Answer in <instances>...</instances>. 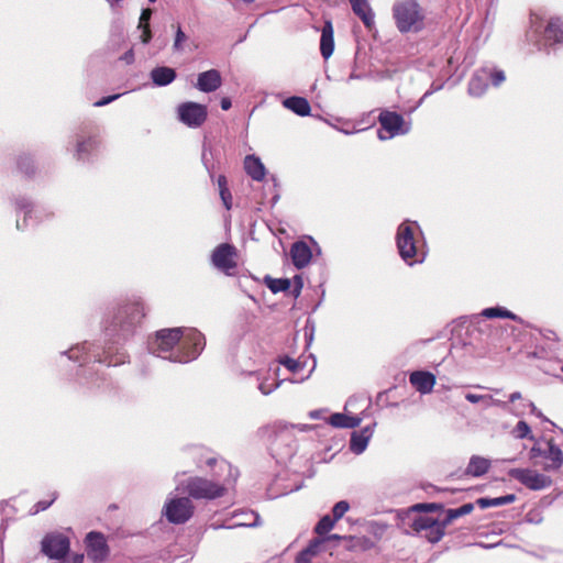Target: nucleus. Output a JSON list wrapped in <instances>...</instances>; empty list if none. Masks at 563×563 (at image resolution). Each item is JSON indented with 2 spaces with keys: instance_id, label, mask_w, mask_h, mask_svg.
Returning a JSON list of instances; mask_svg holds the SVG:
<instances>
[{
  "instance_id": "53",
  "label": "nucleus",
  "mask_w": 563,
  "mask_h": 563,
  "mask_svg": "<svg viewBox=\"0 0 563 563\" xmlns=\"http://www.w3.org/2000/svg\"><path fill=\"white\" fill-rule=\"evenodd\" d=\"M151 15H152V10L151 9L142 10V13H141V16H140L139 27H143L145 25H150L148 21L151 19Z\"/></svg>"
},
{
  "instance_id": "13",
  "label": "nucleus",
  "mask_w": 563,
  "mask_h": 563,
  "mask_svg": "<svg viewBox=\"0 0 563 563\" xmlns=\"http://www.w3.org/2000/svg\"><path fill=\"white\" fill-rule=\"evenodd\" d=\"M178 119L189 128H199L207 120V107L197 102L188 101L178 106Z\"/></svg>"
},
{
  "instance_id": "55",
  "label": "nucleus",
  "mask_w": 563,
  "mask_h": 563,
  "mask_svg": "<svg viewBox=\"0 0 563 563\" xmlns=\"http://www.w3.org/2000/svg\"><path fill=\"white\" fill-rule=\"evenodd\" d=\"M312 556L306 549L301 550L296 556L297 563H311Z\"/></svg>"
},
{
  "instance_id": "19",
  "label": "nucleus",
  "mask_w": 563,
  "mask_h": 563,
  "mask_svg": "<svg viewBox=\"0 0 563 563\" xmlns=\"http://www.w3.org/2000/svg\"><path fill=\"white\" fill-rule=\"evenodd\" d=\"M222 84L221 74L217 69H209L200 73L197 78L196 87L202 92H213Z\"/></svg>"
},
{
  "instance_id": "63",
  "label": "nucleus",
  "mask_w": 563,
  "mask_h": 563,
  "mask_svg": "<svg viewBox=\"0 0 563 563\" xmlns=\"http://www.w3.org/2000/svg\"><path fill=\"white\" fill-rule=\"evenodd\" d=\"M346 537H343V536H340V534H330L328 536L327 538H324L323 540L324 541H330V540H342V539H345Z\"/></svg>"
},
{
  "instance_id": "51",
  "label": "nucleus",
  "mask_w": 563,
  "mask_h": 563,
  "mask_svg": "<svg viewBox=\"0 0 563 563\" xmlns=\"http://www.w3.org/2000/svg\"><path fill=\"white\" fill-rule=\"evenodd\" d=\"M219 194L223 202V206L225 207L227 210H230L232 208V195L229 188L220 190Z\"/></svg>"
},
{
  "instance_id": "22",
  "label": "nucleus",
  "mask_w": 563,
  "mask_h": 563,
  "mask_svg": "<svg viewBox=\"0 0 563 563\" xmlns=\"http://www.w3.org/2000/svg\"><path fill=\"white\" fill-rule=\"evenodd\" d=\"M311 256H312V253L307 243L299 241V242H295L291 245L290 257H291L292 264L297 268L300 269V268L306 267L310 263Z\"/></svg>"
},
{
  "instance_id": "21",
  "label": "nucleus",
  "mask_w": 563,
  "mask_h": 563,
  "mask_svg": "<svg viewBox=\"0 0 563 563\" xmlns=\"http://www.w3.org/2000/svg\"><path fill=\"white\" fill-rule=\"evenodd\" d=\"M489 81V68H482L474 73L468 82V93L481 97L485 93Z\"/></svg>"
},
{
  "instance_id": "38",
  "label": "nucleus",
  "mask_w": 563,
  "mask_h": 563,
  "mask_svg": "<svg viewBox=\"0 0 563 563\" xmlns=\"http://www.w3.org/2000/svg\"><path fill=\"white\" fill-rule=\"evenodd\" d=\"M438 520L431 517L419 516L412 520L411 529L416 533H421L427 531L430 527H432Z\"/></svg>"
},
{
  "instance_id": "20",
  "label": "nucleus",
  "mask_w": 563,
  "mask_h": 563,
  "mask_svg": "<svg viewBox=\"0 0 563 563\" xmlns=\"http://www.w3.org/2000/svg\"><path fill=\"white\" fill-rule=\"evenodd\" d=\"M349 2L353 13L371 30L375 25V14L368 0H349Z\"/></svg>"
},
{
  "instance_id": "44",
  "label": "nucleus",
  "mask_w": 563,
  "mask_h": 563,
  "mask_svg": "<svg viewBox=\"0 0 563 563\" xmlns=\"http://www.w3.org/2000/svg\"><path fill=\"white\" fill-rule=\"evenodd\" d=\"M279 363L292 373H297L303 367V364L301 362L289 356L282 357L279 360Z\"/></svg>"
},
{
  "instance_id": "14",
  "label": "nucleus",
  "mask_w": 563,
  "mask_h": 563,
  "mask_svg": "<svg viewBox=\"0 0 563 563\" xmlns=\"http://www.w3.org/2000/svg\"><path fill=\"white\" fill-rule=\"evenodd\" d=\"M236 249L232 244L222 243L214 249L211 262L214 267L227 275H232L236 268Z\"/></svg>"
},
{
  "instance_id": "61",
  "label": "nucleus",
  "mask_w": 563,
  "mask_h": 563,
  "mask_svg": "<svg viewBox=\"0 0 563 563\" xmlns=\"http://www.w3.org/2000/svg\"><path fill=\"white\" fill-rule=\"evenodd\" d=\"M220 104H221V109L227 111L231 108L232 102H231L230 98L224 97L221 99Z\"/></svg>"
},
{
  "instance_id": "8",
  "label": "nucleus",
  "mask_w": 563,
  "mask_h": 563,
  "mask_svg": "<svg viewBox=\"0 0 563 563\" xmlns=\"http://www.w3.org/2000/svg\"><path fill=\"white\" fill-rule=\"evenodd\" d=\"M378 122L380 129L377 132V136L380 141H387L397 135H405L411 129V123L406 122L401 114L389 110H383L379 113Z\"/></svg>"
},
{
  "instance_id": "52",
  "label": "nucleus",
  "mask_w": 563,
  "mask_h": 563,
  "mask_svg": "<svg viewBox=\"0 0 563 563\" xmlns=\"http://www.w3.org/2000/svg\"><path fill=\"white\" fill-rule=\"evenodd\" d=\"M294 284H295V286H294V289L291 290V294L295 298H298L300 296L301 289L303 287V282H302L301 276L296 275L294 277Z\"/></svg>"
},
{
  "instance_id": "25",
  "label": "nucleus",
  "mask_w": 563,
  "mask_h": 563,
  "mask_svg": "<svg viewBox=\"0 0 563 563\" xmlns=\"http://www.w3.org/2000/svg\"><path fill=\"white\" fill-rule=\"evenodd\" d=\"M244 169L246 174L256 181H260L265 177V166L255 155H247L244 158Z\"/></svg>"
},
{
  "instance_id": "59",
  "label": "nucleus",
  "mask_w": 563,
  "mask_h": 563,
  "mask_svg": "<svg viewBox=\"0 0 563 563\" xmlns=\"http://www.w3.org/2000/svg\"><path fill=\"white\" fill-rule=\"evenodd\" d=\"M202 163L206 166L210 177L213 178V173H212L211 166L209 165V159L207 157V148L206 147H203V151H202Z\"/></svg>"
},
{
  "instance_id": "56",
  "label": "nucleus",
  "mask_w": 563,
  "mask_h": 563,
  "mask_svg": "<svg viewBox=\"0 0 563 563\" xmlns=\"http://www.w3.org/2000/svg\"><path fill=\"white\" fill-rule=\"evenodd\" d=\"M142 29V35H141V41L144 43V44H147L150 43L151 38H152V33H151V29H150V25H145Z\"/></svg>"
},
{
  "instance_id": "32",
  "label": "nucleus",
  "mask_w": 563,
  "mask_h": 563,
  "mask_svg": "<svg viewBox=\"0 0 563 563\" xmlns=\"http://www.w3.org/2000/svg\"><path fill=\"white\" fill-rule=\"evenodd\" d=\"M264 284L267 288L273 292L277 294L280 291H287L291 287V280L288 278H273L271 276H265Z\"/></svg>"
},
{
  "instance_id": "58",
  "label": "nucleus",
  "mask_w": 563,
  "mask_h": 563,
  "mask_svg": "<svg viewBox=\"0 0 563 563\" xmlns=\"http://www.w3.org/2000/svg\"><path fill=\"white\" fill-rule=\"evenodd\" d=\"M121 60L125 62L126 64H132L134 62V52L133 49H129L125 52L121 58Z\"/></svg>"
},
{
  "instance_id": "3",
  "label": "nucleus",
  "mask_w": 563,
  "mask_h": 563,
  "mask_svg": "<svg viewBox=\"0 0 563 563\" xmlns=\"http://www.w3.org/2000/svg\"><path fill=\"white\" fill-rule=\"evenodd\" d=\"M144 316V306L141 298L133 297L118 307L110 327H107L106 330L109 332H118L119 339L125 340L132 334Z\"/></svg>"
},
{
  "instance_id": "9",
  "label": "nucleus",
  "mask_w": 563,
  "mask_h": 563,
  "mask_svg": "<svg viewBox=\"0 0 563 563\" xmlns=\"http://www.w3.org/2000/svg\"><path fill=\"white\" fill-rule=\"evenodd\" d=\"M531 31L537 36L543 34L547 42L563 44V20L559 16H553L548 21L538 14H531L530 18Z\"/></svg>"
},
{
  "instance_id": "18",
  "label": "nucleus",
  "mask_w": 563,
  "mask_h": 563,
  "mask_svg": "<svg viewBox=\"0 0 563 563\" xmlns=\"http://www.w3.org/2000/svg\"><path fill=\"white\" fill-rule=\"evenodd\" d=\"M410 384L422 395L430 394L435 385V376L427 371H416L409 376Z\"/></svg>"
},
{
  "instance_id": "15",
  "label": "nucleus",
  "mask_w": 563,
  "mask_h": 563,
  "mask_svg": "<svg viewBox=\"0 0 563 563\" xmlns=\"http://www.w3.org/2000/svg\"><path fill=\"white\" fill-rule=\"evenodd\" d=\"M42 552L49 559L60 560L69 551V539L63 533H49L42 540Z\"/></svg>"
},
{
  "instance_id": "6",
  "label": "nucleus",
  "mask_w": 563,
  "mask_h": 563,
  "mask_svg": "<svg viewBox=\"0 0 563 563\" xmlns=\"http://www.w3.org/2000/svg\"><path fill=\"white\" fill-rule=\"evenodd\" d=\"M393 18L400 33H417L424 26V12L416 0H396Z\"/></svg>"
},
{
  "instance_id": "12",
  "label": "nucleus",
  "mask_w": 563,
  "mask_h": 563,
  "mask_svg": "<svg viewBox=\"0 0 563 563\" xmlns=\"http://www.w3.org/2000/svg\"><path fill=\"white\" fill-rule=\"evenodd\" d=\"M508 475L531 490H542L552 484L550 476L530 468H511Z\"/></svg>"
},
{
  "instance_id": "37",
  "label": "nucleus",
  "mask_w": 563,
  "mask_h": 563,
  "mask_svg": "<svg viewBox=\"0 0 563 563\" xmlns=\"http://www.w3.org/2000/svg\"><path fill=\"white\" fill-rule=\"evenodd\" d=\"M473 509H474V505L472 503L464 504L459 508L448 509L446 516L444 518L445 523L450 525L453 520H455L462 516L471 514L473 511Z\"/></svg>"
},
{
  "instance_id": "11",
  "label": "nucleus",
  "mask_w": 563,
  "mask_h": 563,
  "mask_svg": "<svg viewBox=\"0 0 563 563\" xmlns=\"http://www.w3.org/2000/svg\"><path fill=\"white\" fill-rule=\"evenodd\" d=\"M547 448L537 442L529 452L530 459L544 457L550 462L543 465L544 471H556L563 465V451L552 439L545 441Z\"/></svg>"
},
{
  "instance_id": "54",
  "label": "nucleus",
  "mask_w": 563,
  "mask_h": 563,
  "mask_svg": "<svg viewBox=\"0 0 563 563\" xmlns=\"http://www.w3.org/2000/svg\"><path fill=\"white\" fill-rule=\"evenodd\" d=\"M121 95L120 93H117V95H112V96H108V97H103L101 98L100 100L96 101L93 103L95 107H103V106H107L109 103H111L112 101L117 100Z\"/></svg>"
},
{
  "instance_id": "28",
  "label": "nucleus",
  "mask_w": 563,
  "mask_h": 563,
  "mask_svg": "<svg viewBox=\"0 0 563 563\" xmlns=\"http://www.w3.org/2000/svg\"><path fill=\"white\" fill-rule=\"evenodd\" d=\"M490 468V461L483 456L473 455L466 467V474L474 477L483 476Z\"/></svg>"
},
{
  "instance_id": "42",
  "label": "nucleus",
  "mask_w": 563,
  "mask_h": 563,
  "mask_svg": "<svg viewBox=\"0 0 563 563\" xmlns=\"http://www.w3.org/2000/svg\"><path fill=\"white\" fill-rule=\"evenodd\" d=\"M442 509V505L435 503H421L413 505L410 510L415 512H433Z\"/></svg>"
},
{
  "instance_id": "10",
  "label": "nucleus",
  "mask_w": 563,
  "mask_h": 563,
  "mask_svg": "<svg viewBox=\"0 0 563 563\" xmlns=\"http://www.w3.org/2000/svg\"><path fill=\"white\" fill-rule=\"evenodd\" d=\"M185 490L195 499H216L223 496L225 487L208 478L195 476L187 481Z\"/></svg>"
},
{
  "instance_id": "50",
  "label": "nucleus",
  "mask_w": 563,
  "mask_h": 563,
  "mask_svg": "<svg viewBox=\"0 0 563 563\" xmlns=\"http://www.w3.org/2000/svg\"><path fill=\"white\" fill-rule=\"evenodd\" d=\"M324 542L323 539H313L312 541H310V543L308 544L307 548H305L307 550L308 553L311 554V556H316L319 551H320V548H321V544Z\"/></svg>"
},
{
  "instance_id": "46",
  "label": "nucleus",
  "mask_w": 563,
  "mask_h": 563,
  "mask_svg": "<svg viewBox=\"0 0 563 563\" xmlns=\"http://www.w3.org/2000/svg\"><path fill=\"white\" fill-rule=\"evenodd\" d=\"M187 41V35L183 32L180 25H177L176 34H175V41L173 48L176 52H181L184 49L183 44Z\"/></svg>"
},
{
  "instance_id": "4",
  "label": "nucleus",
  "mask_w": 563,
  "mask_h": 563,
  "mask_svg": "<svg viewBox=\"0 0 563 563\" xmlns=\"http://www.w3.org/2000/svg\"><path fill=\"white\" fill-rule=\"evenodd\" d=\"M273 440L271 450L279 462L290 460L297 452V440L295 438V429L299 431H308L311 429L308 424H287L285 422H276L272 427Z\"/></svg>"
},
{
  "instance_id": "64",
  "label": "nucleus",
  "mask_w": 563,
  "mask_h": 563,
  "mask_svg": "<svg viewBox=\"0 0 563 563\" xmlns=\"http://www.w3.org/2000/svg\"><path fill=\"white\" fill-rule=\"evenodd\" d=\"M84 562V555H75L71 559V563H82Z\"/></svg>"
},
{
  "instance_id": "17",
  "label": "nucleus",
  "mask_w": 563,
  "mask_h": 563,
  "mask_svg": "<svg viewBox=\"0 0 563 563\" xmlns=\"http://www.w3.org/2000/svg\"><path fill=\"white\" fill-rule=\"evenodd\" d=\"M375 426L376 423H373L372 426H366L360 431L352 432L350 439V450L354 454L358 455L366 450L368 442L373 437Z\"/></svg>"
},
{
  "instance_id": "16",
  "label": "nucleus",
  "mask_w": 563,
  "mask_h": 563,
  "mask_svg": "<svg viewBox=\"0 0 563 563\" xmlns=\"http://www.w3.org/2000/svg\"><path fill=\"white\" fill-rule=\"evenodd\" d=\"M86 547L88 556L96 562L103 561L109 554L106 538L100 532H89L86 537Z\"/></svg>"
},
{
  "instance_id": "30",
  "label": "nucleus",
  "mask_w": 563,
  "mask_h": 563,
  "mask_svg": "<svg viewBox=\"0 0 563 563\" xmlns=\"http://www.w3.org/2000/svg\"><path fill=\"white\" fill-rule=\"evenodd\" d=\"M15 206L18 212L24 213L23 221H21L20 219L16 220V229L23 230L29 225L27 220L32 218L31 214L34 211V206L29 199L24 197L16 199ZM35 212H37V209L35 210Z\"/></svg>"
},
{
  "instance_id": "47",
  "label": "nucleus",
  "mask_w": 563,
  "mask_h": 563,
  "mask_svg": "<svg viewBox=\"0 0 563 563\" xmlns=\"http://www.w3.org/2000/svg\"><path fill=\"white\" fill-rule=\"evenodd\" d=\"M57 498V493H52L49 500H40L33 506V514L46 510Z\"/></svg>"
},
{
  "instance_id": "48",
  "label": "nucleus",
  "mask_w": 563,
  "mask_h": 563,
  "mask_svg": "<svg viewBox=\"0 0 563 563\" xmlns=\"http://www.w3.org/2000/svg\"><path fill=\"white\" fill-rule=\"evenodd\" d=\"M506 79L505 73L499 69H489V80H492L494 86H499Z\"/></svg>"
},
{
  "instance_id": "24",
  "label": "nucleus",
  "mask_w": 563,
  "mask_h": 563,
  "mask_svg": "<svg viewBox=\"0 0 563 563\" xmlns=\"http://www.w3.org/2000/svg\"><path fill=\"white\" fill-rule=\"evenodd\" d=\"M334 51L333 26L331 21H325L321 30L320 52L328 59Z\"/></svg>"
},
{
  "instance_id": "45",
  "label": "nucleus",
  "mask_w": 563,
  "mask_h": 563,
  "mask_svg": "<svg viewBox=\"0 0 563 563\" xmlns=\"http://www.w3.org/2000/svg\"><path fill=\"white\" fill-rule=\"evenodd\" d=\"M219 467L220 470L222 471H228L229 472V478L225 481V484L227 485H231L233 483H235L238 476H239V472L238 470L235 468H232L231 464H229L227 461L224 460H221L219 462Z\"/></svg>"
},
{
  "instance_id": "7",
  "label": "nucleus",
  "mask_w": 563,
  "mask_h": 563,
  "mask_svg": "<svg viewBox=\"0 0 563 563\" xmlns=\"http://www.w3.org/2000/svg\"><path fill=\"white\" fill-rule=\"evenodd\" d=\"M195 506L189 497L168 496L162 514L169 523L183 525L194 516Z\"/></svg>"
},
{
  "instance_id": "39",
  "label": "nucleus",
  "mask_w": 563,
  "mask_h": 563,
  "mask_svg": "<svg viewBox=\"0 0 563 563\" xmlns=\"http://www.w3.org/2000/svg\"><path fill=\"white\" fill-rule=\"evenodd\" d=\"M335 522L336 520L333 517L324 515L316 525L314 532L320 537L324 536L333 529Z\"/></svg>"
},
{
  "instance_id": "1",
  "label": "nucleus",
  "mask_w": 563,
  "mask_h": 563,
  "mask_svg": "<svg viewBox=\"0 0 563 563\" xmlns=\"http://www.w3.org/2000/svg\"><path fill=\"white\" fill-rule=\"evenodd\" d=\"M206 341L194 328L162 329L148 343L152 354L174 363H189L205 349Z\"/></svg>"
},
{
  "instance_id": "29",
  "label": "nucleus",
  "mask_w": 563,
  "mask_h": 563,
  "mask_svg": "<svg viewBox=\"0 0 563 563\" xmlns=\"http://www.w3.org/2000/svg\"><path fill=\"white\" fill-rule=\"evenodd\" d=\"M361 422L362 418L356 416H347L344 413H333L329 418V423L334 428L353 429L355 427H358Z\"/></svg>"
},
{
  "instance_id": "5",
  "label": "nucleus",
  "mask_w": 563,
  "mask_h": 563,
  "mask_svg": "<svg viewBox=\"0 0 563 563\" xmlns=\"http://www.w3.org/2000/svg\"><path fill=\"white\" fill-rule=\"evenodd\" d=\"M63 354L71 361L90 362L107 364L108 366H118L126 362L128 356L124 353H114L113 346L109 345L102 350L96 344L84 342L70 347Z\"/></svg>"
},
{
  "instance_id": "2",
  "label": "nucleus",
  "mask_w": 563,
  "mask_h": 563,
  "mask_svg": "<svg viewBox=\"0 0 563 563\" xmlns=\"http://www.w3.org/2000/svg\"><path fill=\"white\" fill-rule=\"evenodd\" d=\"M422 232L415 221L406 220L399 224L396 233V244L400 257L408 264L422 263L426 258L424 244H419Z\"/></svg>"
},
{
  "instance_id": "41",
  "label": "nucleus",
  "mask_w": 563,
  "mask_h": 563,
  "mask_svg": "<svg viewBox=\"0 0 563 563\" xmlns=\"http://www.w3.org/2000/svg\"><path fill=\"white\" fill-rule=\"evenodd\" d=\"M512 434L515 435V438L517 439H533V435L531 434V429L529 427V424L523 421V420H520L515 429L512 430Z\"/></svg>"
},
{
  "instance_id": "31",
  "label": "nucleus",
  "mask_w": 563,
  "mask_h": 563,
  "mask_svg": "<svg viewBox=\"0 0 563 563\" xmlns=\"http://www.w3.org/2000/svg\"><path fill=\"white\" fill-rule=\"evenodd\" d=\"M516 499H517V497L515 494H508V495L495 497V498L483 497V498L477 499L476 504L482 509H485V508H489V507H499V506L508 505V504L514 503Z\"/></svg>"
},
{
  "instance_id": "62",
  "label": "nucleus",
  "mask_w": 563,
  "mask_h": 563,
  "mask_svg": "<svg viewBox=\"0 0 563 563\" xmlns=\"http://www.w3.org/2000/svg\"><path fill=\"white\" fill-rule=\"evenodd\" d=\"M521 398H522L521 393L520 391H515V393L510 394L509 401L515 402L516 400H519Z\"/></svg>"
},
{
  "instance_id": "23",
  "label": "nucleus",
  "mask_w": 563,
  "mask_h": 563,
  "mask_svg": "<svg viewBox=\"0 0 563 563\" xmlns=\"http://www.w3.org/2000/svg\"><path fill=\"white\" fill-rule=\"evenodd\" d=\"M176 77V70L168 66L154 67L150 73V78L155 87L168 86Z\"/></svg>"
},
{
  "instance_id": "49",
  "label": "nucleus",
  "mask_w": 563,
  "mask_h": 563,
  "mask_svg": "<svg viewBox=\"0 0 563 563\" xmlns=\"http://www.w3.org/2000/svg\"><path fill=\"white\" fill-rule=\"evenodd\" d=\"M19 168L25 173L26 175H30L33 173V164H32V159L30 157H21L19 159Z\"/></svg>"
},
{
  "instance_id": "57",
  "label": "nucleus",
  "mask_w": 563,
  "mask_h": 563,
  "mask_svg": "<svg viewBox=\"0 0 563 563\" xmlns=\"http://www.w3.org/2000/svg\"><path fill=\"white\" fill-rule=\"evenodd\" d=\"M529 408H530V411L532 415H534L536 417L540 418V419H543V420H547L542 412L536 407V405L531 401H528L527 405Z\"/></svg>"
},
{
  "instance_id": "27",
  "label": "nucleus",
  "mask_w": 563,
  "mask_h": 563,
  "mask_svg": "<svg viewBox=\"0 0 563 563\" xmlns=\"http://www.w3.org/2000/svg\"><path fill=\"white\" fill-rule=\"evenodd\" d=\"M97 148V140L95 137H78L76 142L75 156L78 161H87Z\"/></svg>"
},
{
  "instance_id": "26",
  "label": "nucleus",
  "mask_w": 563,
  "mask_h": 563,
  "mask_svg": "<svg viewBox=\"0 0 563 563\" xmlns=\"http://www.w3.org/2000/svg\"><path fill=\"white\" fill-rule=\"evenodd\" d=\"M283 106L300 117H307L310 114L311 107L306 98L302 97H289L283 101Z\"/></svg>"
},
{
  "instance_id": "40",
  "label": "nucleus",
  "mask_w": 563,
  "mask_h": 563,
  "mask_svg": "<svg viewBox=\"0 0 563 563\" xmlns=\"http://www.w3.org/2000/svg\"><path fill=\"white\" fill-rule=\"evenodd\" d=\"M481 316L485 318H506L511 320L516 319V316L511 311L499 307L486 308L482 311Z\"/></svg>"
},
{
  "instance_id": "35",
  "label": "nucleus",
  "mask_w": 563,
  "mask_h": 563,
  "mask_svg": "<svg viewBox=\"0 0 563 563\" xmlns=\"http://www.w3.org/2000/svg\"><path fill=\"white\" fill-rule=\"evenodd\" d=\"M465 399L472 404L485 401L487 406H498V407H501L503 409H508V402L501 401L498 399H494L489 395H476V394L467 393L465 395Z\"/></svg>"
},
{
  "instance_id": "43",
  "label": "nucleus",
  "mask_w": 563,
  "mask_h": 563,
  "mask_svg": "<svg viewBox=\"0 0 563 563\" xmlns=\"http://www.w3.org/2000/svg\"><path fill=\"white\" fill-rule=\"evenodd\" d=\"M350 509V504L346 500L338 501L332 508V517L339 521Z\"/></svg>"
},
{
  "instance_id": "60",
  "label": "nucleus",
  "mask_w": 563,
  "mask_h": 563,
  "mask_svg": "<svg viewBox=\"0 0 563 563\" xmlns=\"http://www.w3.org/2000/svg\"><path fill=\"white\" fill-rule=\"evenodd\" d=\"M217 185H218L219 191H220V190H223V189H228V181H227V177H225L224 175H220V176L217 178Z\"/></svg>"
},
{
  "instance_id": "36",
  "label": "nucleus",
  "mask_w": 563,
  "mask_h": 563,
  "mask_svg": "<svg viewBox=\"0 0 563 563\" xmlns=\"http://www.w3.org/2000/svg\"><path fill=\"white\" fill-rule=\"evenodd\" d=\"M235 518L242 517L241 519L236 520L233 525L228 526V528H234V527H255L258 525V515L254 511H243L241 514L234 515Z\"/></svg>"
},
{
  "instance_id": "34",
  "label": "nucleus",
  "mask_w": 563,
  "mask_h": 563,
  "mask_svg": "<svg viewBox=\"0 0 563 563\" xmlns=\"http://www.w3.org/2000/svg\"><path fill=\"white\" fill-rule=\"evenodd\" d=\"M253 374L256 375V379L258 382L257 388L263 395H269L275 389H277L283 383V380H277L275 383H268V379L271 377L269 371L266 373L267 374L266 376L262 375L260 373H253Z\"/></svg>"
},
{
  "instance_id": "33",
  "label": "nucleus",
  "mask_w": 563,
  "mask_h": 563,
  "mask_svg": "<svg viewBox=\"0 0 563 563\" xmlns=\"http://www.w3.org/2000/svg\"><path fill=\"white\" fill-rule=\"evenodd\" d=\"M448 525L449 523H445V519H443V521L438 520L432 527L424 531L423 537L429 542L437 543L443 538Z\"/></svg>"
}]
</instances>
